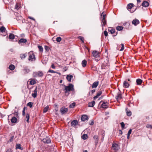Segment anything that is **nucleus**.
<instances>
[{"instance_id": "obj_45", "label": "nucleus", "mask_w": 152, "mask_h": 152, "mask_svg": "<svg viewBox=\"0 0 152 152\" xmlns=\"http://www.w3.org/2000/svg\"><path fill=\"white\" fill-rule=\"evenodd\" d=\"M61 40V38L60 37H58L56 38V41L58 42H60Z\"/></svg>"}, {"instance_id": "obj_58", "label": "nucleus", "mask_w": 152, "mask_h": 152, "mask_svg": "<svg viewBox=\"0 0 152 152\" xmlns=\"http://www.w3.org/2000/svg\"><path fill=\"white\" fill-rule=\"evenodd\" d=\"M119 134L121 135L123 133L122 131L121 130H119Z\"/></svg>"}, {"instance_id": "obj_54", "label": "nucleus", "mask_w": 152, "mask_h": 152, "mask_svg": "<svg viewBox=\"0 0 152 152\" xmlns=\"http://www.w3.org/2000/svg\"><path fill=\"white\" fill-rule=\"evenodd\" d=\"M51 67L52 69H55L56 68V67L55 66L54 64H53L51 65Z\"/></svg>"}, {"instance_id": "obj_37", "label": "nucleus", "mask_w": 152, "mask_h": 152, "mask_svg": "<svg viewBox=\"0 0 152 152\" xmlns=\"http://www.w3.org/2000/svg\"><path fill=\"white\" fill-rule=\"evenodd\" d=\"M9 69L11 70H13L15 69V66L13 64H11L9 66Z\"/></svg>"}, {"instance_id": "obj_31", "label": "nucleus", "mask_w": 152, "mask_h": 152, "mask_svg": "<svg viewBox=\"0 0 152 152\" xmlns=\"http://www.w3.org/2000/svg\"><path fill=\"white\" fill-rule=\"evenodd\" d=\"M73 77V76L72 75H67L66 78L67 80L69 82H71L72 78Z\"/></svg>"}, {"instance_id": "obj_63", "label": "nucleus", "mask_w": 152, "mask_h": 152, "mask_svg": "<svg viewBox=\"0 0 152 152\" xmlns=\"http://www.w3.org/2000/svg\"><path fill=\"white\" fill-rule=\"evenodd\" d=\"M117 32L116 33H115V34H114V36H116V35H117Z\"/></svg>"}, {"instance_id": "obj_8", "label": "nucleus", "mask_w": 152, "mask_h": 152, "mask_svg": "<svg viewBox=\"0 0 152 152\" xmlns=\"http://www.w3.org/2000/svg\"><path fill=\"white\" fill-rule=\"evenodd\" d=\"M115 98L118 102H119L122 99L121 94L120 93H118L115 96Z\"/></svg>"}, {"instance_id": "obj_4", "label": "nucleus", "mask_w": 152, "mask_h": 152, "mask_svg": "<svg viewBox=\"0 0 152 152\" xmlns=\"http://www.w3.org/2000/svg\"><path fill=\"white\" fill-rule=\"evenodd\" d=\"M29 57L28 60L30 61H34L35 60V58L34 55L32 51H30L28 53Z\"/></svg>"}, {"instance_id": "obj_34", "label": "nucleus", "mask_w": 152, "mask_h": 152, "mask_svg": "<svg viewBox=\"0 0 152 152\" xmlns=\"http://www.w3.org/2000/svg\"><path fill=\"white\" fill-rule=\"evenodd\" d=\"M9 38L10 39H13L15 38V35L12 34H10L9 36Z\"/></svg>"}, {"instance_id": "obj_53", "label": "nucleus", "mask_w": 152, "mask_h": 152, "mask_svg": "<svg viewBox=\"0 0 152 152\" xmlns=\"http://www.w3.org/2000/svg\"><path fill=\"white\" fill-rule=\"evenodd\" d=\"M132 130L130 129L128 132L127 135H130L132 133Z\"/></svg>"}, {"instance_id": "obj_25", "label": "nucleus", "mask_w": 152, "mask_h": 152, "mask_svg": "<svg viewBox=\"0 0 152 152\" xmlns=\"http://www.w3.org/2000/svg\"><path fill=\"white\" fill-rule=\"evenodd\" d=\"M87 64V61L85 59L83 60L82 61V63H81V64H82V66L83 67H85L86 66Z\"/></svg>"}, {"instance_id": "obj_57", "label": "nucleus", "mask_w": 152, "mask_h": 152, "mask_svg": "<svg viewBox=\"0 0 152 152\" xmlns=\"http://www.w3.org/2000/svg\"><path fill=\"white\" fill-rule=\"evenodd\" d=\"M6 152H12V149H9L7 150L6 151Z\"/></svg>"}, {"instance_id": "obj_26", "label": "nucleus", "mask_w": 152, "mask_h": 152, "mask_svg": "<svg viewBox=\"0 0 152 152\" xmlns=\"http://www.w3.org/2000/svg\"><path fill=\"white\" fill-rule=\"evenodd\" d=\"M129 86V83L126 81L124 82L123 83V87L125 88H128Z\"/></svg>"}, {"instance_id": "obj_13", "label": "nucleus", "mask_w": 152, "mask_h": 152, "mask_svg": "<svg viewBox=\"0 0 152 152\" xmlns=\"http://www.w3.org/2000/svg\"><path fill=\"white\" fill-rule=\"evenodd\" d=\"M133 6H134V4L132 3H130L127 5V8L130 11V12L132 13L134 11H131V10H131Z\"/></svg>"}, {"instance_id": "obj_30", "label": "nucleus", "mask_w": 152, "mask_h": 152, "mask_svg": "<svg viewBox=\"0 0 152 152\" xmlns=\"http://www.w3.org/2000/svg\"><path fill=\"white\" fill-rule=\"evenodd\" d=\"M26 115V120L27 122L28 123H29V115L28 113H26L25 115Z\"/></svg>"}, {"instance_id": "obj_23", "label": "nucleus", "mask_w": 152, "mask_h": 152, "mask_svg": "<svg viewBox=\"0 0 152 152\" xmlns=\"http://www.w3.org/2000/svg\"><path fill=\"white\" fill-rule=\"evenodd\" d=\"M95 104V102L93 101L88 103V107H93Z\"/></svg>"}, {"instance_id": "obj_46", "label": "nucleus", "mask_w": 152, "mask_h": 152, "mask_svg": "<svg viewBox=\"0 0 152 152\" xmlns=\"http://www.w3.org/2000/svg\"><path fill=\"white\" fill-rule=\"evenodd\" d=\"M95 91V89L89 91V94L90 95L92 94Z\"/></svg>"}, {"instance_id": "obj_18", "label": "nucleus", "mask_w": 152, "mask_h": 152, "mask_svg": "<svg viewBox=\"0 0 152 152\" xmlns=\"http://www.w3.org/2000/svg\"><path fill=\"white\" fill-rule=\"evenodd\" d=\"M149 3L147 1H144L142 3V6L145 7H147L148 6Z\"/></svg>"}, {"instance_id": "obj_7", "label": "nucleus", "mask_w": 152, "mask_h": 152, "mask_svg": "<svg viewBox=\"0 0 152 152\" xmlns=\"http://www.w3.org/2000/svg\"><path fill=\"white\" fill-rule=\"evenodd\" d=\"M99 53L96 51H94L92 52L93 56L96 58L99 57Z\"/></svg>"}, {"instance_id": "obj_47", "label": "nucleus", "mask_w": 152, "mask_h": 152, "mask_svg": "<svg viewBox=\"0 0 152 152\" xmlns=\"http://www.w3.org/2000/svg\"><path fill=\"white\" fill-rule=\"evenodd\" d=\"M38 48L39 49L40 51H42L43 49L42 46H40V45H38Z\"/></svg>"}, {"instance_id": "obj_33", "label": "nucleus", "mask_w": 152, "mask_h": 152, "mask_svg": "<svg viewBox=\"0 0 152 152\" xmlns=\"http://www.w3.org/2000/svg\"><path fill=\"white\" fill-rule=\"evenodd\" d=\"M16 149H19L20 150H23V148L21 147V145L20 144H16Z\"/></svg>"}, {"instance_id": "obj_12", "label": "nucleus", "mask_w": 152, "mask_h": 152, "mask_svg": "<svg viewBox=\"0 0 152 152\" xmlns=\"http://www.w3.org/2000/svg\"><path fill=\"white\" fill-rule=\"evenodd\" d=\"M60 111L62 114L66 113L68 111V109L66 108L62 107L60 110Z\"/></svg>"}, {"instance_id": "obj_29", "label": "nucleus", "mask_w": 152, "mask_h": 152, "mask_svg": "<svg viewBox=\"0 0 152 152\" xmlns=\"http://www.w3.org/2000/svg\"><path fill=\"white\" fill-rule=\"evenodd\" d=\"M27 56V53H26L24 54H21L20 55V57L22 59H24Z\"/></svg>"}, {"instance_id": "obj_10", "label": "nucleus", "mask_w": 152, "mask_h": 152, "mask_svg": "<svg viewBox=\"0 0 152 152\" xmlns=\"http://www.w3.org/2000/svg\"><path fill=\"white\" fill-rule=\"evenodd\" d=\"M42 141L44 142V143H50L51 142V140L48 137H46V138H45L42 140Z\"/></svg>"}, {"instance_id": "obj_51", "label": "nucleus", "mask_w": 152, "mask_h": 152, "mask_svg": "<svg viewBox=\"0 0 152 152\" xmlns=\"http://www.w3.org/2000/svg\"><path fill=\"white\" fill-rule=\"evenodd\" d=\"M147 128H150L152 129V126L150 124H147L146 126Z\"/></svg>"}, {"instance_id": "obj_2", "label": "nucleus", "mask_w": 152, "mask_h": 152, "mask_svg": "<svg viewBox=\"0 0 152 152\" xmlns=\"http://www.w3.org/2000/svg\"><path fill=\"white\" fill-rule=\"evenodd\" d=\"M101 18L102 19L101 23L102 24V26H105L106 24V15L105 12L104 11L103 12L101 15Z\"/></svg>"}, {"instance_id": "obj_55", "label": "nucleus", "mask_w": 152, "mask_h": 152, "mask_svg": "<svg viewBox=\"0 0 152 152\" xmlns=\"http://www.w3.org/2000/svg\"><path fill=\"white\" fill-rule=\"evenodd\" d=\"M14 137L13 136H11L10 138V141L12 142L13 141L14 139Z\"/></svg>"}, {"instance_id": "obj_62", "label": "nucleus", "mask_w": 152, "mask_h": 152, "mask_svg": "<svg viewBox=\"0 0 152 152\" xmlns=\"http://www.w3.org/2000/svg\"><path fill=\"white\" fill-rule=\"evenodd\" d=\"M130 135H127V139H129V138Z\"/></svg>"}, {"instance_id": "obj_35", "label": "nucleus", "mask_w": 152, "mask_h": 152, "mask_svg": "<svg viewBox=\"0 0 152 152\" xmlns=\"http://www.w3.org/2000/svg\"><path fill=\"white\" fill-rule=\"evenodd\" d=\"M17 119L15 117H13L11 119V121L12 123H15L17 122Z\"/></svg>"}, {"instance_id": "obj_42", "label": "nucleus", "mask_w": 152, "mask_h": 152, "mask_svg": "<svg viewBox=\"0 0 152 152\" xmlns=\"http://www.w3.org/2000/svg\"><path fill=\"white\" fill-rule=\"evenodd\" d=\"M48 72H49L51 73H57V74H59V75H60V73H58V72H56L54 71H53V70H51V69L49 70L48 71Z\"/></svg>"}, {"instance_id": "obj_21", "label": "nucleus", "mask_w": 152, "mask_h": 152, "mask_svg": "<svg viewBox=\"0 0 152 152\" xmlns=\"http://www.w3.org/2000/svg\"><path fill=\"white\" fill-rule=\"evenodd\" d=\"M30 84L34 85L36 83V81L35 79H31L29 80Z\"/></svg>"}, {"instance_id": "obj_3", "label": "nucleus", "mask_w": 152, "mask_h": 152, "mask_svg": "<svg viewBox=\"0 0 152 152\" xmlns=\"http://www.w3.org/2000/svg\"><path fill=\"white\" fill-rule=\"evenodd\" d=\"M44 75L43 72L42 71H38V72H34L33 74V76L34 77H42Z\"/></svg>"}, {"instance_id": "obj_28", "label": "nucleus", "mask_w": 152, "mask_h": 152, "mask_svg": "<svg viewBox=\"0 0 152 152\" xmlns=\"http://www.w3.org/2000/svg\"><path fill=\"white\" fill-rule=\"evenodd\" d=\"M93 138L95 140L96 144H97L99 140L98 136L97 135H94L93 137Z\"/></svg>"}, {"instance_id": "obj_48", "label": "nucleus", "mask_w": 152, "mask_h": 152, "mask_svg": "<svg viewBox=\"0 0 152 152\" xmlns=\"http://www.w3.org/2000/svg\"><path fill=\"white\" fill-rule=\"evenodd\" d=\"M25 111H26V107H24L23 108V112H22V114L23 115H25Z\"/></svg>"}, {"instance_id": "obj_44", "label": "nucleus", "mask_w": 152, "mask_h": 152, "mask_svg": "<svg viewBox=\"0 0 152 152\" xmlns=\"http://www.w3.org/2000/svg\"><path fill=\"white\" fill-rule=\"evenodd\" d=\"M78 38L80 39L83 43H84V38L81 36H79Z\"/></svg>"}, {"instance_id": "obj_56", "label": "nucleus", "mask_w": 152, "mask_h": 152, "mask_svg": "<svg viewBox=\"0 0 152 152\" xmlns=\"http://www.w3.org/2000/svg\"><path fill=\"white\" fill-rule=\"evenodd\" d=\"M28 18H29L30 19L32 20H33L34 21H35V19H34L33 18L31 17H30V16H29L28 17Z\"/></svg>"}, {"instance_id": "obj_50", "label": "nucleus", "mask_w": 152, "mask_h": 152, "mask_svg": "<svg viewBox=\"0 0 152 152\" xmlns=\"http://www.w3.org/2000/svg\"><path fill=\"white\" fill-rule=\"evenodd\" d=\"M121 127L122 128V129H123L125 126L123 122H122L121 123Z\"/></svg>"}, {"instance_id": "obj_6", "label": "nucleus", "mask_w": 152, "mask_h": 152, "mask_svg": "<svg viewBox=\"0 0 152 152\" xmlns=\"http://www.w3.org/2000/svg\"><path fill=\"white\" fill-rule=\"evenodd\" d=\"M38 89L37 86L35 88V89L33 91V93H32L31 94L32 96L34 98H36L37 95V92Z\"/></svg>"}, {"instance_id": "obj_22", "label": "nucleus", "mask_w": 152, "mask_h": 152, "mask_svg": "<svg viewBox=\"0 0 152 152\" xmlns=\"http://www.w3.org/2000/svg\"><path fill=\"white\" fill-rule=\"evenodd\" d=\"M126 111L127 115L128 116H130L132 115V113L130 110H128L127 108L126 109Z\"/></svg>"}, {"instance_id": "obj_38", "label": "nucleus", "mask_w": 152, "mask_h": 152, "mask_svg": "<svg viewBox=\"0 0 152 152\" xmlns=\"http://www.w3.org/2000/svg\"><path fill=\"white\" fill-rule=\"evenodd\" d=\"M20 7V4L19 3L16 4L15 6V8L17 10H18Z\"/></svg>"}, {"instance_id": "obj_1", "label": "nucleus", "mask_w": 152, "mask_h": 152, "mask_svg": "<svg viewBox=\"0 0 152 152\" xmlns=\"http://www.w3.org/2000/svg\"><path fill=\"white\" fill-rule=\"evenodd\" d=\"M64 91L66 94H67L68 95L69 94V92L71 91H73L74 90V87L73 85L72 84L69 83L68 86H66L64 85Z\"/></svg>"}, {"instance_id": "obj_14", "label": "nucleus", "mask_w": 152, "mask_h": 152, "mask_svg": "<svg viewBox=\"0 0 152 152\" xmlns=\"http://www.w3.org/2000/svg\"><path fill=\"white\" fill-rule=\"evenodd\" d=\"M140 23L139 20L136 19H135L132 21V23L134 26H137V24H139Z\"/></svg>"}, {"instance_id": "obj_41", "label": "nucleus", "mask_w": 152, "mask_h": 152, "mask_svg": "<svg viewBox=\"0 0 152 152\" xmlns=\"http://www.w3.org/2000/svg\"><path fill=\"white\" fill-rule=\"evenodd\" d=\"M33 104L32 102H29L26 105L27 106H29L30 108H31L32 107Z\"/></svg>"}, {"instance_id": "obj_17", "label": "nucleus", "mask_w": 152, "mask_h": 152, "mask_svg": "<svg viewBox=\"0 0 152 152\" xmlns=\"http://www.w3.org/2000/svg\"><path fill=\"white\" fill-rule=\"evenodd\" d=\"M102 93V91L100 90L97 93L96 95L94 97V99L95 100L97 98L100 96Z\"/></svg>"}, {"instance_id": "obj_52", "label": "nucleus", "mask_w": 152, "mask_h": 152, "mask_svg": "<svg viewBox=\"0 0 152 152\" xmlns=\"http://www.w3.org/2000/svg\"><path fill=\"white\" fill-rule=\"evenodd\" d=\"M104 34L105 37H107L108 35V33L107 31L105 30L104 32Z\"/></svg>"}, {"instance_id": "obj_40", "label": "nucleus", "mask_w": 152, "mask_h": 152, "mask_svg": "<svg viewBox=\"0 0 152 152\" xmlns=\"http://www.w3.org/2000/svg\"><path fill=\"white\" fill-rule=\"evenodd\" d=\"M123 27L120 26H118L116 27V29L118 31H121L123 30Z\"/></svg>"}, {"instance_id": "obj_64", "label": "nucleus", "mask_w": 152, "mask_h": 152, "mask_svg": "<svg viewBox=\"0 0 152 152\" xmlns=\"http://www.w3.org/2000/svg\"><path fill=\"white\" fill-rule=\"evenodd\" d=\"M66 67L64 68V71H66Z\"/></svg>"}, {"instance_id": "obj_5", "label": "nucleus", "mask_w": 152, "mask_h": 152, "mask_svg": "<svg viewBox=\"0 0 152 152\" xmlns=\"http://www.w3.org/2000/svg\"><path fill=\"white\" fill-rule=\"evenodd\" d=\"M112 147L114 150L115 151H117L119 149V147L118 144L113 143L112 144Z\"/></svg>"}, {"instance_id": "obj_49", "label": "nucleus", "mask_w": 152, "mask_h": 152, "mask_svg": "<svg viewBox=\"0 0 152 152\" xmlns=\"http://www.w3.org/2000/svg\"><path fill=\"white\" fill-rule=\"evenodd\" d=\"M121 48L120 50V51H122L124 49V44H121Z\"/></svg>"}, {"instance_id": "obj_59", "label": "nucleus", "mask_w": 152, "mask_h": 152, "mask_svg": "<svg viewBox=\"0 0 152 152\" xmlns=\"http://www.w3.org/2000/svg\"><path fill=\"white\" fill-rule=\"evenodd\" d=\"M45 49L46 50H47V49H48V46H45Z\"/></svg>"}, {"instance_id": "obj_20", "label": "nucleus", "mask_w": 152, "mask_h": 152, "mask_svg": "<svg viewBox=\"0 0 152 152\" xmlns=\"http://www.w3.org/2000/svg\"><path fill=\"white\" fill-rule=\"evenodd\" d=\"M99 85V82L96 81L92 84L91 87L92 88H96Z\"/></svg>"}, {"instance_id": "obj_61", "label": "nucleus", "mask_w": 152, "mask_h": 152, "mask_svg": "<svg viewBox=\"0 0 152 152\" xmlns=\"http://www.w3.org/2000/svg\"><path fill=\"white\" fill-rule=\"evenodd\" d=\"M94 124V122L93 121H92L90 125H93Z\"/></svg>"}, {"instance_id": "obj_16", "label": "nucleus", "mask_w": 152, "mask_h": 152, "mask_svg": "<svg viewBox=\"0 0 152 152\" xmlns=\"http://www.w3.org/2000/svg\"><path fill=\"white\" fill-rule=\"evenodd\" d=\"M27 40L26 39L21 38L18 40V42L19 44L24 43L27 42Z\"/></svg>"}, {"instance_id": "obj_19", "label": "nucleus", "mask_w": 152, "mask_h": 152, "mask_svg": "<svg viewBox=\"0 0 152 152\" xmlns=\"http://www.w3.org/2000/svg\"><path fill=\"white\" fill-rule=\"evenodd\" d=\"M78 124V122L76 120H74L72 121L71 123V126L75 127Z\"/></svg>"}, {"instance_id": "obj_39", "label": "nucleus", "mask_w": 152, "mask_h": 152, "mask_svg": "<svg viewBox=\"0 0 152 152\" xmlns=\"http://www.w3.org/2000/svg\"><path fill=\"white\" fill-rule=\"evenodd\" d=\"M88 137L87 134H83L82 136V138L84 140H86Z\"/></svg>"}, {"instance_id": "obj_36", "label": "nucleus", "mask_w": 152, "mask_h": 152, "mask_svg": "<svg viewBox=\"0 0 152 152\" xmlns=\"http://www.w3.org/2000/svg\"><path fill=\"white\" fill-rule=\"evenodd\" d=\"M49 108V106L48 105L46 107H45L43 110V112L45 113L47 112Z\"/></svg>"}, {"instance_id": "obj_32", "label": "nucleus", "mask_w": 152, "mask_h": 152, "mask_svg": "<svg viewBox=\"0 0 152 152\" xmlns=\"http://www.w3.org/2000/svg\"><path fill=\"white\" fill-rule=\"evenodd\" d=\"M142 81L140 79H139L136 80V82L137 85H140L142 83Z\"/></svg>"}, {"instance_id": "obj_60", "label": "nucleus", "mask_w": 152, "mask_h": 152, "mask_svg": "<svg viewBox=\"0 0 152 152\" xmlns=\"http://www.w3.org/2000/svg\"><path fill=\"white\" fill-rule=\"evenodd\" d=\"M137 1L138 3H140L141 2V0H137Z\"/></svg>"}, {"instance_id": "obj_24", "label": "nucleus", "mask_w": 152, "mask_h": 152, "mask_svg": "<svg viewBox=\"0 0 152 152\" xmlns=\"http://www.w3.org/2000/svg\"><path fill=\"white\" fill-rule=\"evenodd\" d=\"M108 31L110 32L111 34L115 33V30L114 28L112 27H109L108 28Z\"/></svg>"}, {"instance_id": "obj_11", "label": "nucleus", "mask_w": 152, "mask_h": 152, "mask_svg": "<svg viewBox=\"0 0 152 152\" xmlns=\"http://www.w3.org/2000/svg\"><path fill=\"white\" fill-rule=\"evenodd\" d=\"M81 119L83 121H84L86 120H88V116L87 115H83L81 117Z\"/></svg>"}, {"instance_id": "obj_9", "label": "nucleus", "mask_w": 152, "mask_h": 152, "mask_svg": "<svg viewBox=\"0 0 152 152\" xmlns=\"http://www.w3.org/2000/svg\"><path fill=\"white\" fill-rule=\"evenodd\" d=\"M100 133H101V135L102 136V138L101 139V142H102L104 140V137L105 134V132L104 130H102L100 131Z\"/></svg>"}, {"instance_id": "obj_15", "label": "nucleus", "mask_w": 152, "mask_h": 152, "mask_svg": "<svg viewBox=\"0 0 152 152\" xmlns=\"http://www.w3.org/2000/svg\"><path fill=\"white\" fill-rule=\"evenodd\" d=\"M102 107L103 108H107L108 107V103L104 102L101 105Z\"/></svg>"}, {"instance_id": "obj_27", "label": "nucleus", "mask_w": 152, "mask_h": 152, "mask_svg": "<svg viewBox=\"0 0 152 152\" xmlns=\"http://www.w3.org/2000/svg\"><path fill=\"white\" fill-rule=\"evenodd\" d=\"M6 31V28L4 26H2L0 28V33H5Z\"/></svg>"}, {"instance_id": "obj_43", "label": "nucleus", "mask_w": 152, "mask_h": 152, "mask_svg": "<svg viewBox=\"0 0 152 152\" xmlns=\"http://www.w3.org/2000/svg\"><path fill=\"white\" fill-rule=\"evenodd\" d=\"M75 105V102H73L70 104L69 106V107L71 108H74Z\"/></svg>"}]
</instances>
